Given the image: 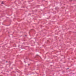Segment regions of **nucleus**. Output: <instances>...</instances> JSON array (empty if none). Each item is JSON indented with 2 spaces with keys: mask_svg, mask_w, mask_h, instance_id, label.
<instances>
[{
  "mask_svg": "<svg viewBox=\"0 0 76 76\" xmlns=\"http://www.w3.org/2000/svg\"><path fill=\"white\" fill-rule=\"evenodd\" d=\"M1 4H4V3H3V2H2L1 3Z\"/></svg>",
  "mask_w": 76,
  "mask_h": 76,
  "instance_id": "f257e3e1",
  "label": "nucleus"
},
{
  "mask_svg": "<svg viewBox=\"0 0 76 76\" xmlns=\"http://www.w3.org/2000/svg\"><path fill=\"white\" fill-rule=\"evenodd\" d=\"M29 65H30L29 64H28V66H29Z\"/></svg>",
  "mask_w": 76,
  "mask_h": 76,
  "instance_id": "f03ea898",
  "label": "nucleus"
},
{
  "mask_svg": "<svg viewBox=\"0 0 76 76\" xmlns=\"http://www.w3.org/2000/svg\"><path fill=\"white\" fill-rule=\"evenodd\" d=\"M7 61H6V63H7Z\"/></svg>",
  "mask_w": 76,
  "mask_h": 76,
  "instance_id": "7ed1b4c3",
  "label": "nucleus"
},
{
  "mask_svg": "<svg viewBox=\"0 0 76 76\" xmlns=\"http://www.w3.org/2000/svg\"><path fill=\"white\" fill-rule=\"evenodd\" d=\"M9 63H10V62H9Z\"/></svg>",
  "mask_w": 76,
  "mask_h": 76,
  "instance_id": "20e7f679",
  "label": "nucleus"
},
{
  "mask_svg": "<svg viewBox=\"0 0 76 76\" xmlns=\"http://www.w3.org/2000/svg\"><path fill=\"white\" fill-rule=\"evenodd\" d=\"M67 69H69V68H68Z\"/></svg>",
  "mask_w": 76,
  "mask_h": 76,
  "instance_id": "39448f33",
  "label": "nucleus"
}]
</instances>
